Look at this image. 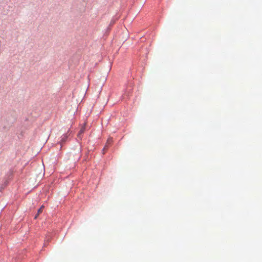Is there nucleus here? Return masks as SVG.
I'll list each match as a JSON object with an SVG mask.
<instances>
[{"label":"nucleus","mask_w":262,"mask_h":262,"mask_svg":"<svg viewBox=\"0 0 262 262\" xmlns=\"http://www.w3.org/2000/svg\"><path fill=\"white\" fill-rule=\"evenodd\" d=\"M44 208V206L42 205L40 208L38 210V214H39L40 213L42 212L43 209Z\"/></svg>","instance_id":"f03ea898"},{"label":"nucleus","mask_w":262,"mask_h":262,"mask_svg":"<svg viewBox=\"0 0 262 262\" xmlns=\"http://www.w3.org/2000/svg\"><path fill=\"white\" fill-rule=\"evenodd\" d=\"M84 127H82V128L80 129V130L79 133V134H80L83 133L84 132Z\"/></svg>","instance_id":"7ed1b4c3"},{"label":"nucleus","mask_w":262,"mask_h":262,"mask_svg":"<svg viewBox=\"0 0 262 262\" xmlns=\"http://www.w3.org/2000/svg\"><path fill=\"white\" fill-rule=\"evenodd\" d=\"M112 139H109L107 140L106 144L105 145V147L103 149V151H104V150L106 148V147L107 146V144H110L112 142Z\"/></svg>","instance_id":"f257e3e1"},{"label":"nucleus","mask_w":262,"mask_h":262,"mask_svg":"<svg viewBox=\"0 0 262 262\" xmlns=\"http://www.w3.org/2000/svg\"><path fill=\"white\" fill-rule=\"evenodd\" d=\"M38 215H39V214H38V213H37V214L35 216L34 219H37V217H38Z\"/></svg>","instance_id":"20e7f679"}]
</instances>
